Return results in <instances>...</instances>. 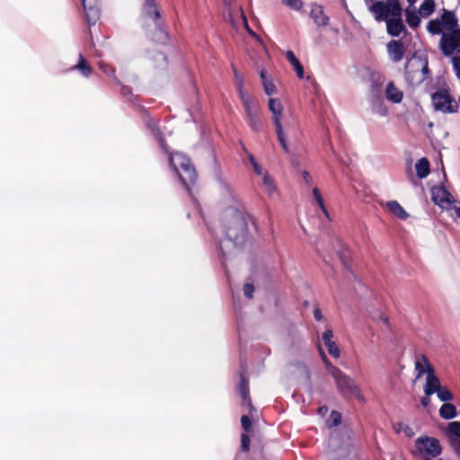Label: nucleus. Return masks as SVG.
Listing matches in <instances>:
<instances>
[{
    "label": "nucleus",
    "mask_w": 460,
    "mask_h": 460,
    "mask_svg": "<svg viewBox=\"0 0 460 460\" xmlns=\"http://www.w3.org/2000/svg\"><path fill=\"white\" fill-rule=\"evenodd\" d=\"M402 5L399 0L376 1L369 6V12L376 22H385L393 15H398Z\"/></svg>",
    "instance_id": "obj_4"
},
{
    "label": "nucleus",
    "mask_w": 460,
    "mask_h": 460,
    "mask_svg": "<svg viewBox=\"0 0 460 460\" xmlns=\"http://www.w3.org/2000/svg\"><path fill=\"white\" fill-rule=\"evenodd\" d=\"M282 3L295 11H300L304 5L302 0H282Z\"/></svg>",
    "instance_id": "obj_40"
},
{
    "label": "nucleus",
    "mask_w": 460,
    "mask_h": 460,
    "mask_svg": "<svg viewBox=\"0 0 460 460\" xmlns=\"http://www.w3.org/2000/svg\"><path fill=\"white\" fill-rule=\"evenodd\" d=\"M327 411H328V408L326 406L319 408V412H321V413L326 412Z\"/></svg>",
    "instance_id": "obj_57"
},
{
    "label": "nucleus",
    "mask_w": 460,
    "mask_h": 460,
    "mask_svg": "<svg viewBox=\"0 0 460 460\" xmlns=\"http://www.w3.org/2000/svg\"><path fill=\"white\" fill-rule=\"evenodd\" d=\"M439 48L446 57L452 56L455 52L460 53V29L444 32L439 40Z\"/></svg>",
    "instance_id": "obj_8"
},
{
    "label": "nucleus",
    "mask_w": 460,
    "mask_h": 460,
    "mask_svg": "<svg viewBox=\"0 0 460 460\" xmlns=\"http://www.w3.org/2000/svg\"><path fill=\"white\" fill-rule=\"evenodd\" d=\"M142 10L144 15L155 22V30L152 33V40L158 43H166L169 38L168 32L165 30L164 21L161 18L160 10L155 0H145Z\"/></svg>",
    "instance_id": "obj_2"
},
{
    "label": "nucleus",
    "mask_w": 460,
    "mask_h": 460,
    "mask_svg": "<svg viewBox=\"0 0 460 460\" xmlns=\"http://www.w3.org/2000/svg\"><path fill=\"white\" fill-rule=\"evenodd\" d=\"M380 320H382L385 324H388V318L385 315L381 314Z\"/></svg>",
    "instance_id": "obj_56"
},
{
    "label": "nucleus",
    "mask_w": 460,
    "mask_h": 460,
    "mask_svg": "<svg viewBox=\"0 0 460 460\" xmlns=\"http://www.w3.org/2000/svg\"><path fill=\"white\" fill-rule=\"evenodd\" d=\"M415 447L418 453L425 459L435 458L442 452L440 442L431 437H420L415 440Z\"/></svg>",
    "instance_id": "obj_5"
},
{
    "label": "nucleus",
    "mask_w": 460,
    "mask_h": 460,
    "mask_svg": "<svg viewBox=\"0 0 460 460\" xmlns=\"http://www.w3.org/2000/svg\"><path fill=\"white\" fill-rule=\"evenodd\" d=\"M387 52L391 60L397 63L402 59L405 53V48L402 40H393L387 43Z\"/></svg>",
    "instance_id": "obj_16"
},
{
    "label": "nucleus",
    "mask_w": 460,
    "mask_h": 460,
    "mask_svg": "<svg viewBox=\"0 0 460 460\" xmlns=\"http://www.w3.org/2000/svg\"><path fill=\"white\" fill-rule=\"evenodd\" d=\"M253 171L256 174L261 175L262 174V168L258 163H254L252 165Z\"/></svg>",
    "instance_id": "obj_49"
},
{
    "label": "nucleus",
    "mask_w": 460,
    "mask_h": 460,
    "mask_svg": "<svg viewBox=\"0 0 460 460\" xmlns=\"http://www.w3.org/2000/svg\"><path fill=\"white\" fill-rule=\"evenodd\" d=\"M302 175H303L304 180H305L307 183H309V182H310V181H311V176H310L309 172H306V171H304V172H302Z\"/></svg>",
    "instance_id": "obj_52"
},
{
    "label": "nucleus",
    "mask_w": 460,
    "mask_h": 460,
    "mask_svg": "<svg viewBox=\"0 0 460 460\" xmlns=\"http://www.w3.org/2000/svg\"><path fill=\"white\" fill-rule=\"evenodd\" d=\"M248 32L252 35H255L254 32L247 26Z\"/></svg>",
    "instance_id": "obj_62"
},
{
    "label": "nucleus",
    "mask_w": 460,
    "mask_h": 460,
    "mask_svg": "<svg viewBox=\"0 0 460 460\" xmlns=\"http://www.w3.org/2000/svg\"><path fill=\"white\" fill-rule=\"evenodd\" d=\"M435 1L434 0H424L420 7V13L423 17H428L432 14L435 11Z\"/></svg>",
    "instance_id": "obj_32"
},
{
    "label": "nucleus",
    "mask_w": 460,
    "mask_h": 460,
    "mask_svg": "<svg viewBox=\"0 0 460 460\" xmlns=\"http://www.w3.org/2000/svg\"><path fill=\"white\" fill-rule=\"evenodd\" d=\"M445 432L451 447H455L456 443L460 442V421L449 422Z\"/></svg>",
    "instance_id": "obj_21"
},
{
    "label": "nucleus",
    "mask_w": 460,
    "mask_h": 460,
    "mask_svg": "<svg viewBox=\"0 0 460 460\" xmlns=\"http://www.w3.org/2000/svg\"><path fill=\"white\" fill-rule=\"evenodd\" d=\"M237 90H238L239 97L241 99V102H242L243 107L253 104V102H252L250 94L243 88V79L239 80Z\"/></svg>",
    "instance_id": "obj_30"
},
{
    "label": "nucleus",
    "mask_w": 460,
    "mask_h": 460,
    "mask_svg": "<svg viewBox=\"0 0 460 460\" xmlns=\"http://www.w3.org/2000/svg\"><path fill=\"white\" fill-rule=\"evenodd\" d=\"M245 110V119L248 122L249 127L254 132H258L261 128V119L259 115V110L253 104L243 107Z\"/></svg>",
    "instance_id": "obj_15"
},
{
    "label": "nucleus",
    "mask_w": 460,
    "mask_h": 460,
    "mask_svg": "<svg viewBox=\"0 0 460 460\" xmlns=\"http://www.w3.org/2000/svg\"><path fill=\"white\" fill-rule=\"evenodd\" d=\"M332 376L334 378L337 389L343 398H357L359 401L364 399L360 388L355 381L340 368L332 367Z\"/></svg>",
    "instance_id": "obj_3"
},
{
    "label": "nucleus",
    "mask_w": 460,
    "mask_h": 460,
    "mask_svg": "<svg viewBox=\"0 0 460 460\" xmlns=\"http://www.w3.org/2000/svg\"><path fill=\"white\" fill-rule=\"evenodd\" d=\"M406 22L412 29H416L420 24V18L415 9L407 8L405 10Z\"/></svg>",
    "instance_id": "obj_29"
},
{
    "label": "nucleus",
    "mask_w": 460,
    "mask_h": 460,
    "mask_svg": "<svg viewBox=\"0 0 460 460\" xmlns=\"http://www.w3.org/2000/svg\"><path fill=\"white\" fill-rule=\"evenodd\" d=\"M168 162L175 173L188 166L193 165L191 159L181 152L169 153Z\"/></svg>",
    "instance_id": "obj_14"
},
{
    "label": "nucleus",
    "mask_w": 460,
    "mask_h": 460,
    "mask_svg": "<svg viewBox=\"0 0 460 460\" xmlns=\"http://www.w3.org/2000/svg\"><path fill=\"white\" fill-rule=\"evenodd\" d=\"M232 68H233L234 78L236 80V84L238 85V82L240 79H243V76L241 75H239L237 69L233 65H232Z\"/></svg>",
    "instance_id": "obj_50"
},
{
    "label": "nucleus",
    "mask_w": 460,
    "mask_h": 460,
    "mask_svg": "<svg viewBox=\"0 0 460 460\" xmlns=\"http://www.w3.org/2000/svg\"><path fill=\"white\" fill-rule=\"evenodd\" d=\"M453 449L456 455L460 457V442L456 443V446L453 447Z\"/></svg>",
    "instance_id": "obj_53"
},
{
    "label": "nucleus",
    "mask_w": 460,
    "mask_h": 460,
    "mask_svg": "<svg viewBox=\"0 0 460 460\" xmlns=\"http://www.w3.org/2000/svg\"><path fill=\"white\" fill-rule=\"evenodd\" d=\"M313 195H314V198L316 201V203L318 204L319 208H321V210L324 213V215L329 217V213H328V210L324 205V201H323V196L319 190V189L317 187L314 188L313 189Z\"/></svg>",
    "instance_id": "obj_35"
},
{
    "label": "nucleus",
    "mask_w": 460,
    "mask_h": 460,
    "mask_svg": "<svg viewBox=\"0 0 460 460\" xmlns=\"http://www.w3.org/2000/svg\"><path fill=\"white\" fill-rule=\"evenodd\" d=\"M409 429V430H407V435H408L409 437H411V436L413 434V432L411 431V429Z\"/></svg>",
    "instance_id": "obj_59"
},
{
    "label": "nucleus",
    "mask_w": 460,
    "mask_h": 460,
    "mask_svg": "<svg viewBox=\"0 0 460 460\" xmlns=\"http://www.w3.org/2000/svg\"><path fill=\"white\" fill-rule=\"evenodd\" d=\"M286 58L288 61L293 66L294 70L296 73L298 78H304V67L302 64L299 62L297 58L295 56L294 52L291 50H288L286 53Z\"/></svg>",
    "instance_id": "obj_24"
},
{
    "label": "nucleus",
    "mask_w": 460,
    "mask_h": 460,
    "mask_svg": "<svg viewBox=\"0 0 460 460\" xmlns=\"http://www.w3.org/2000/svg\"><path fill=\"white\" fill-rule=\"evenodd\" d=\"M263 186L270 194L276 189L273 179L268 173H265L263 176Z\"/></svg>",
    "instance_id": "obj_38"
},
{
    "label": "nucleus",
    "mask_w": 460,
    "mask_h": 460,
    "mask_svg": "<svg viewBox=\"0 0 460 460\" xmlns=\"http://www.w3.org/2000/svg\"><path fill=\"white\" fill-rule=\"evenodd\" d=\"M72 69L78 70L81 75L85 77H88L92 74V67L88 61L83 57V55L79 54V60L76 65H75Z\"/></svg>",
    "instance_id": "obj_26"
},
{
    "label": "nucleus",
    "mask_w": 460,
    "mask_h": 460,
    "mask_svg": "<svg viewBox=\"0 0 460 460\" xmlns=\"http://www.w3.org/2000/svg\"><path fill=\"white\" fill-rule=\"evenodd\" d=\"M439 19L442 22L444 29L448 31H453V30L460 29L458 27V19L452 11L443 9V13Z\"/></svg>",
    "instance_id": "obj_19"
},
{
    "label": "nucleus",
    "mask_w": 460,
    "mask_h": 460,
    "mask_svg": "<svg viewBox=\"0 0 460 460\" xmlns=\"http://www.w3.org/2000/svg\"><path fill=\"white\" fill-rule=\"evenodd\" d=\"M421 355L416 356V361H415V370L417 371L416 379H419L422 376V375L427 372V365H423V360L421 359Z\"/></svg>",
    "instance_id": "obj_37"
},
{
    "label": "nucleus",
    "mask_w": 460,
    "mask_h": 460,
    "mask_svg": "<svg viewBox=\"0 0 460 460\" xmlns=\"http://www.w3.org/2000/svg\"><path fill=\"white\" fill-rule=\"evenodd\" d=\"M411 62H412V60H409V61H408V63H407V64H406V66H405V70H406V73H407V74H408V73H410V72L408 71V67H409V66L411 65Z\"/></svg>",
    "instance_id": "obj_58"
},
{
    "label": "nucleus",
    "mask_w": 460,
    "mask_h": 460,
    "mask_svg": "<svg viewBox=\"0 0 460 460\" xmlns=\"http://www.w3.org/2000/svg\"><path fill=\"white\" fill-rule=\"evenodd\" d=\"M310 16L318 26H327L329 24V16L325 14L323 7L318 4H312Z\"/></svg>",
    "instance_id": "obj_17"
},
{
    "label": "nucleus",
    "mask_w": 460,
    "mask_h": 460,
    "mask_svg": "<svg viewBox=\"0 0 460 460\" xmlns=\"http://www.w3.org/2000/svg\"><path fill=\"white\" fill-rule=\"evenodd\" d=\"M254 289V286L251 283H245L243 288V294L248 299H252L253 297Z\"/></svg>",
    "instance_id": "obj_43"
},
{
    "label": "nucleus",
    "mask_w": 460,
    "mask_h": 460,
    "mask_svg": "<svg viewBox=\"0 0 460 460\" xmlns=\"http://www.w3.org/2000/svg\"><path fill=\"white\" fill-rule=\"evenodd\" d=\"M439 415L444 420H451L457 415V411L454 404L447 402L440 407Z\"/></svg>",
    "instance_id": "obj_27"
},
{
    "label": "nucleus",
    "mask_w": 460,
    "mask_h": 460,
    "mask_svg": "<svg viewBox=\"0 0 460 460\" xmlns=\"http://www.w3.org/2000/svg\"><path fill=\"white\" fill-rule=\"evenodd\" d=\"M251 439L248 433H243L241 435V449L243 452H248L250 450Z\"/></svg>",
    "instance_id": "obj_41"
},
{
    "label": "nucleus",
    "mask_w": 460,
    "mask_h": 460,
    "mask_svg": "<svg viewBox=\"0 0 460 460\" xmlns=\"http://www.w3.org/2000/svg\"><path fill=\"white\" fill-rule=\"evenodd\" d=\"M421 359L424 364L427 365V378L424 392L426 395L430 396L434 393H437L442 386L440 385L439 378L435 375L434 368L430 365L428 358L425 355H421Z\"/></svg>",
    "instance_id": "obj_9"
},
{
    "label": "nucleus",
    "mask_w": 460,
    "mask_h": 460,
    "mask_svg": "<svg viewBox=\"0 0 460 460\" xmlns=\"http://www.w3.org/2000/svg\"><path fill=\"white\" fill-rule=\"evenodd\" d=\"M431 198L433 202L441 208L450 206L455 201L454 197L444 186L432 187Z\"/></svg>",
    "instance_id": "obj_11"
},
{
    "label": "nucleus",
    "mask_w": 460,
    "mask_h": 460,
    "mask_svg": "<svg viewBox=\"0 0 460 460\" xmlns=\"http://www.w3.org/2000/svg\"><path fill=\"white\" fill-rule=\"evenodd\" d=\"M413 59H414V62L419 63L418 66H420V70H421V73L423 74V75H427L429 73V64H428L427 58H418L417 59H415V57H414Z\"/></svg>",
    "instance_id": "obj_42"
},
{
    "label": "nucleus",
    "mask_w": 460,
    "mask_h": 460,
    "mask_svg": "<svg viewBox=\"0 0 460 460\" xmlns=\"http://www.w3.org/2000/svg\"><path fill=\"white\" fill-rule=\"evenodd\" d=\"M267 72L264 68L260 71V77L261 79L263 89L266 94L272 95L276 93V86L271 80H269L266 75Z\"/></svg>",
    "instance_id": "obj_28"
},
{
    "label": "nucleus",
    "mask_w": 460,
    "mask_h": 460,
    "mask_svg": "<svg viewBox=\"0 0 460 460\" xmlns=\"http://www.w3.org/2000/svg\"><path fill=\"white\" fill-rule=\"evenodd\" d=\"M410 4H413L417 0H407Z\"/></svg>",
    "instance_id": "obj_61"
},
{
    "label": "nucleus",
    "mask_w": 460,
    "mask_h": 460,
    "mask_svg": "<svg viewBox=\"0 0 460 460\" xmlns=\"http://www.w3.org/2000/svg\"><path fill=\"white\" fill-rule=\"evenodd\" d=\"M409 429V430H407V435H408L409 437H411V436L413 434V432L411 431V429Z\"/></svg>",
    "instance_id": "obj_60"
},
{
    "label": "nucleus",
    "mask_w": 460,
    "mask_h": 460,
    "mask_svg": "<svg viewBox=\"0 0 460 460\" xmlns=\"http://www.w3.org/2000/svg\"><path fill=\"white\" fill-rule=\"evenodd\" d=\"M100 69L108 76H115V69L109 65L100 63Z\"/></svg>",
    "instance_id": "obj_46"
},
{
    "label": "nucleus",
    "mask_w": 460,
    "mask_h": 460,
    "mask_svg": "<svg viewBox=\"0 0 460 460\" xmlns=\"http://www.w3.org/2000/svg\"><path fill=\"white\" fill-rule=\"evenodd\" d=\"M318 349L320 351V354H321V358L323 359V361L324 362L326 367L328 368L330 374L332 375V367H336L335 366H333L328 359L326 354L324 353V351L323 350V349L321 348L320 345H318Z\"/></svg>",
    "instance_id": "obj_45"
},
{
    "label": "nucleus",
    "mask_w": 460,
    "mask_h": 460,
    "mask_svg": "<svg viewBox=\"0 0 460 460\" xmlns=\"http://www.w3.org/2000/svg\"><path fill=\"white\" fill-rule=\"evenodd\" d=\"M176 174L182 186L188 191H190V188L195 185L198 180V173L194 164L179 171Z\"/></svg>",
    "instance_id": "obj_13"
},
{
    "label": "nucleus",
    "mask_w": 460,
    "mask_h": 460,
    "mask_svg": "<svg viewBox=\"0 0 460 460\" xmlns=\"http://www.w3.org/2000/svg\"><path fill=\"white\" fill-rule=\"evenodd\" d=\"M443 29H444V27L442 25V22H441L440 19H438V18L430 20L427 25V30L431 34H438V35L441 34L442 35V33H444Z\"/></svg>",
    "instance_id": "obj_33"
},
{
    "label": "nucleus",
    "mask_w": 460,
    "mask_h": 460,
    "mask_svg": "<svg viewBox=\"0 0 460 460\" xmlns=\"http://www.w3.org/2000/svg\"><path fill=\"white\" fill-rule=\"evenodd\" d=\"M402 9L399 10L398 15H393L385 21L387 33L392 37H398L401 33L407 31L406 26L402 22Z\"/></svg>",
    "instance_id": "obj_12"
},
{
    "label": "nucleus",
    "mask_w": 460,
    "mask_h": 460,
    "mask_svg": "<svg viewBox=\"0 0 460 460\" xmlns=\"http://www.w3.org/2000/svg\"><path fill=\"white\" fill-rule=\"evenodd\" d=\"M456 215L460 217V207L456 208Z\"/></svg>",
    "instance_id": "obj_63"
},
{
    "label": "nucleus",
    "mask_w": 460,
    "mask_h": 460,
    "mask_svg": "<svg viewBox=\"0 0 460 460\" xmlns=\"http://www.w3.org/2000/svg\"><path fill=\"white\" fill-rule=\"evenodd\" d=\"M454 68L456 72V75L460 78V53L452 58Z\"/></svg>",
    "instance_id": "obj_47"
},
{
    "label": "nucleus",
    "mask_w": 460,
    "mask_h": 460,
    "mask_svg": "<svg viewBox=\"0 0 460 460\" xmlns=\"http://www.w3.org/2000/svg\"><path fill=\"white\" fill-rule=\"evenodd\" d=\"M377 0H364L366 5L367 6V9L369 10V6L372 4V3H376Z\"/></svg>",
    "instance_id": "obj_55"
},
{
    "label": "nucleus",
    "mask_w": 460,
    "mask_h": 460,
    "mask_svg": "<svg viewBox=\"0 0 460 460\" xmlns=\"http://www.w3.org/2000/svg\"><path fill=\"white\" fill-rule=\"evenodd\" d=\"M437 395L439 398L440 401L445 402L447 403L448 402L452 401L454 399V395L451 393V391L446 387L442 386L438 392Z\"/></svg>",
    "instance_id": "obj_36"
},
{
    "label": "nucleus",
    "mask_w": 460,
    "mask_h": 460,
    "mask_svg": "<svg viewBox=\"0 0 460 460\" xmlns=\"http://www.w3.org/2000/svg\"><path fill=\"white\" fill-rule=\"evenodd\" d=\"M248 158H249V161H250V162H251V164H252V166L254 164V163H258V162L256 161V159H255L254 155H252V154H249V155H248Z\"/></svg>",
    "instance_id": "obj_54"
},
{
    "label": "nucleus",
    "mask_w": 460,
    "mask_h": 460,
    "mask_svg": "<svg viewBox=\"0 0 460 460\" xmlns=\"http://www.w3.org/2000/svg\"><path fill=\"white\" fill-rule=\"evenodd\" d=\"M438 460H444V459H442V458H438Z\"/></svg>",
    "instance_id": "obj_64"
},
{
    "label": "nucleus",
    "mask_w": 460,
    "mask_h": 460,
    "mask_svg": "<svg viewBox=\"0 0 460 460\" xmlns=\"http://www.w3.org/2000/svg\"><path fill=\"white\" fill-rule=\"evenodd\" d=\"M385 207L391 214L402 220H405L409 217V214L396 200L387 201Z\"/></svg>",
    "instance_id": "obj_23"
},
{
    "label": "nucleus",
    "mask_w": 460,
    "mask_h": 460,
    "mask_svg": "<svg viewBox=\"0 0 460 460\" xmlns=\"http://www.w3.org/2000/svg\"><path fill=\"white\" fill-rule=\"evenodd\" d=\"M314 317L316 321H321L323 319V314H322V312L319 308H315L314 310Z\"/></svg>",
    "instance_id": "obj_48"
},
{
    "label": "nucleus",
    "mask_w": 460,
    "mask_h": 460,
    "mask_svg": "<svg viewBox=\"0 0 460 460\" xmlns=\"http://www.w3.org/2000/svg\"><path fill=\"white\" fill-rule=\"evenodd\" d=\"M432 104L436 111L444 113H454L458 110V105L455 99L450 96L446 89H439L431 95Z\"/></svg>",
    "instance_id": "obj_6"
},
{
    "label": "nucleus",
    "mask_w": 460,
    "mask_h": 460,
    "mask_svg": "<svg viewBox=\"0 0 460 460\" xmlns=\"http://www.w3.org/2000/svg\"><path fill=\"white\" fill-rule=\"evenodd\" d=\"M333 338V332L332 330H326L322 336L325 347L329 354L334 358H338L341 356V350L335 341H332Z\"/></svg>",
    "instance_id": "obj_20"
},
{
    "label": "nucleus",
    "mask_w": 460,
    "mask_h": 460,
    "mask_svg": "<svg viewBox=\"0 0 460 460\" xmlns=\"http://www.w3.org/2000/svg\"><path fill=\"white\" fill-rule=\"evenodd\" d=\"M153 133H154L155 137L158 141L161 148L163 149V151L169 155V153H172V152L170 151V147H169L168 144L166 143V140H165L164 136L162 133V131L157 127H155L153 128Z\"/></svg>",
    "instance_id": "obj_34"
},
{
    "label": "nucleus",
    "mask_w": 460,
    "mask_h": 460,
    "mask_svg": "<svg viewBox=\"0 0 460 460\" xmlns=\"http://www.w3.org/2000/svg\"><path fill=\"white\" fill-rule=\"evenodd\" d=\"M223 221L227 239L235 245H242L248 237V223H253L252 217L245 211L228 208L224 211Z\"/></svg>",
    "instance_id": "obj_1"
},
{
    "label": "nucleus",
    "mask_w": 460,
    "mask_h": 460,
    "mask_svg": "<svg viewBox=\"0 0 460 460\" xmlns=\"http://www.w3.org/2000/svg\"><path fill=\"white\" fill-rule=\"evenodd\" d=\"M337 255L341 261L342 266L350 273H352L350 264V252L349 249H342L337 252Z\"/></svg>",
    "instance_id": "obj_31"
},
{
    "label": "nucleus",
    "mask_w": 460,
    "mask_h": 460,
    "mask_svg": "<svg viewBox=\"0 0 460 460\" xmlns=\"http://www.w3.org/2000/svg\"><path fill=\"white\" fill-rule=\"evenodd\" d=\"M420 402L424 407H428L430 403V399L429 398L428 395H426L421 398Z\"/></svg>",
    "instance_id": "obj_51"
},
{
    "label": "nucleus",
    "mask_w": 460,
    "mask_h": 460,
    "mask_svg": "<svg viewBox=\"0 0 460 460\" xmlns=\"http://www.w3.org/2000/svg\"><path fill=\"white\" fill-rule=\"evenodd\" d=\"M416 173L420 179L426 178L429 172V162L427 158L422 157L415 164Z\"/></svg>",
    "instance_id": "obj_25"
},
{
    "label": "nucleus",
    "mask_w": 460,
    "mask_h": 460,
    "mask_svg": "<svg viewBox=\"0 0 460 460\" xmlns=\"http://www.w3.org/2000/svg\"><path fill=\"white\" fill-rule=\"evenodd\" d=\"M241 424L245 433H248L252 428V420L247 415H243L241 418Z\"/></svg>",
    "instance_id": "obj_44"
},
{
    "label": "nucleus",
    "mask_w": 460,
    "mask_h": 460,
    "mask_svg": "<svg viewBox=\"0 0 460 460\" xmlns=\"http://www.w3.org/2000/svg\"><path fill=\"white\" fill-rule=\"evenodd\" d=\"M385 96L388 101L394 103H400L402 101L403 93L393 82H390L386 85Z\"/></svg>",
    "instance_id": "obj_22"
},
{
    "label": "nucleus",
    "mask_w": 460,
    "mask_h": 460,
    "mask_svg": "<svg viewBox=\"0 0 460 460\" xmlns=\"http://www.w3.org/2000/svg\"><path fill=\"white\" fill-rule=\"evenodd\" d=\"M81 2L89 27L94 25L101 17L99 0H81Z\"/></svg>",
    "instance_id": "obj_10"
},
{
    "label": "nucleus",
    "mask_w": 460,
    "mask_h": 460,
    "mask_svg": "<svg viewBox=\"0 0 460 460\" xmlns=\"http://www.w3.org/2000/svg\"><path fill=\"white\" fill-rule=\"evenodd\" d=\"M341 423V414L336 411H332L328 420L330 427L338 426Z\"/></svg>",
    "instance_id": "obj_39"
},
{
    "label": "nucleus",
    "mask_w": 460,
    "mask_h": 460,
    "mask_svg": "<svg viewBox=\"0 0 460 460\" xmlns=\"http://www.w3.org/2000/svg\"><path fill=\"white\" fill-rule=\"evenodd\" d=\"M236 390L242 399L246 402L247 406L250 408V412H252L254 410V407L250 397L249 381L243 375H241L240 376V382Z\"/></svg>",
    "instance_id": "obj_18"
},
{
    "label": "nucleus",
    "mask_w": 460,
    "mask_h": 460,
    "mask_svg": "<svg viewBox=\"0 0 460 460\" xmlns=\"http://www.w3.org/2000/svg\"><path fill=\"white\" fill-rule=\"evenodd\" d=\"M269 109L273 114V123L276 128L278 140H279V144L281 145L282 149L286 153H288L289 150L288 147V144H287L285 135L283 132V128L281 125V116H282V111H283L282 103L280 102V101L279 99L271 98L269 101Z\"/></svg>",
    "instance_id": "obj_7"
}]
</instances>
